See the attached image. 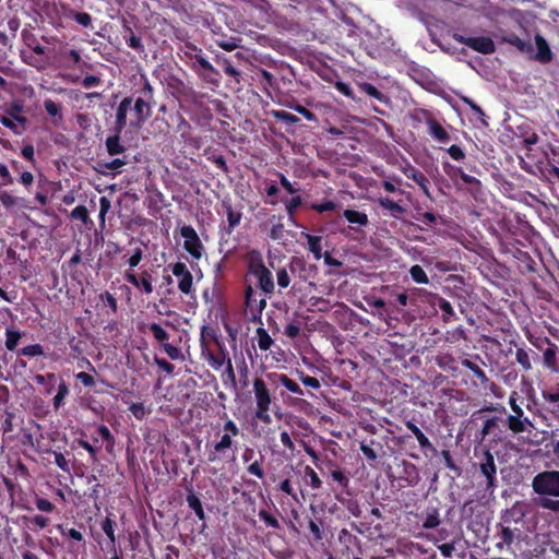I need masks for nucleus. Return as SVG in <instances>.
<instances>
[{
	"label": "nucleus",
	"mask_w": 559,
	"mask_h": 559,
	"mask_svg": "<svg viewBox=\"0 0 559 559\" xmlns=\"http://www.w3.org/2000/svg\"><path fill=\"white\" fill-rule=\"evenodd\" d=\"M532 489L539 497L540 508L559 513V471H544L535 475Z\"/></svg>",
	"instance_id": "nucleus-1"
},
{
	"label": "nucleus",
	"mask_w": 559,
	"mask_h": 559,
	"mask_svg": "<svg viewBox=\"0 0 559 559\" xmlns=\"http://www.w3.org/2000/svg\"><path fill=\"white\" fill-rule=\"evenodd\" d=\"M187 47L193 50L195 53L186 52L187 57L194 60L192 64L193 71L197 73L200 80L211 87H218L222 81V75L217 69H215L211 62L203 56L202 49L193 44H187Z\"/></svg>",
	"instance_id": "nucleus-2"
},
{
	"label": "nucleus",
	"mask_w": 559,
	"mask_h": 559,
	"mask_svg": "<svg viewBox=\"0 0 559 559\" xmlns=\"http://www.w3.org/2000/svg\"><path fill=\"white\" fill-rule=\"evenodd\" d=\"M342 216L348 223L347 235L354 239H361L366 236V230L370 229V221L365 211L357 209H346L343 211Z\"/></svg>",
	"instance_id": "nucleus-3"
},
{
	"label": "nucleus",
	"mask_w": 559,
	"mask_h": 559,
	"mask_svg": "<svg viewBox=\"0 0 559 559\" xmlns=\"http://www.w3.org/2000/svg\"><path fill=\"white\" fill-rule=\"evenodd\" d=\"M253 392L257 403L255 417L264 424L271 423V416L269 414L272 397L265 382L255 378L253 380Z\"/></svg>",
	"instance_id": "nucleus-4"
},
{
	"label": "nucleus",
	"mask_w": 559,
	"mask_h": 559,
	"mask_svg": "<svg viewBox=\"0 0 559 559\" xmlns=\"http://www.w3.org/2000/svg\"><path fill=\"white\" fill-rule=\"evenodd\" d=\"M14 179L3 163H0V202L5 209H12L14 206L26 207V201L23 198L15 197L3 189L5 186L13 185Z\"/></svg>",
	"instance_id": "nucleus-5"
},
{
	"label": "nucleus",
	"mask_w": 559,
	"mask_h": 559,
	"mask_svg": "<svg viewBox=\"0 0 559 559\" xmlns=\"http://www.w3.org/2000/svg\"><path fill=\"white\" fill-rule=\"evenodd\" d=\"M453 38L455 41L463 44L483 55H489L496 50L493 40L487 36L467 37L464 35L454 34Z\"/></svg>",
	"instance_id": "nucleus-6"
},
{
	"label": "nucleus",
	"mask_w": 559,
	"mask_h": 559,
	"mask_svg": "<svg viewBox=\"0 0 559 559\" xmlns=\"http://www.w3.org/2000/svg\"><path fill=\"white\" fill-rule=\"evenodd\" d=\"M443 170L444 173L451 178L454 179L456 177H460L462 181L469 186L471 193L476 197L478 192L481 190V182L479 179H477L474 176H471L466 174L463 167L454 166L449 163H443Z\"/></svg>",
	"instance_id": "nucleus-7"
},
{
	"label": "nucleus",
	"mask_w": 559,
	"mask_h": 559,
	"mask_svg": "<svg viewBox=\"0 0 559 559\" xmlns=\"http://www.w3.org/2000/svg\"><path fill=\"white\" fill-rule=\"evenodd\" d=\"M428 126V133L439 143H448L450 141L449 132L433 118L432 114L427 109H420L417 112Z\"/></svg>",
	"instance_id": "nucleus-8"
},
{
	"label": "nucleus",
	"mask_w": 559,
	"mask_h": 559,
	"mask_svg": "<svg viewBox=\"0 0 559 559\" xmlns=\"http://www.w3.org/2000/svg\"><path fill=\"white\" fill-rule=\"evenodd\" d=\"M155 102L138 97L134 102L133 111L135 119L130 122L133 128H140L152 116V107Z\"/></svg>",
	"instance_id": "nucleus-9"
},
{
	"label": "nucleus",
	"mask_w": 559,
	"mask_h": 559,
	"mask_svg": "<svg viewBox=\"0 0 559 559\" xmlns=\"http://www.w3.org/2000/svg\"><path fill=\"white\" fill-rule=\"evenodd\" d=\"M132 97H124L118 105L115 116V124L112 127V132L122 133L124 128L127 127V115L131 109Z\"/></svg>",
	"instance_id": "nucleus-10"
},
{
	"label": "nucleus",
	"mask_w": 559,
	"mask_h": 559,
	"mask_svg": "<svg viewBox=\"0 0 559 559\" xmlns=\"http://www.w3.org/2000/svg\"><path fill=\"white\" fill-rule=\"evenodd\" d=\"M173 274L179 278L178 287L183 294H190L192 289V275L186 264L177 262L173 266Z\"/></svg>",
	"instance_id": "nucleus-11"
},
{
	"label": "nucleus",
	"mask_w": 559,
	"mask_h": 559,
	"mask_svg": "<svg viewBox=\"0 0 559 559\" xmlns=\"http://www.w3.org/2000/svg\"><path fill=\"white\" fill-rule=\"evenodd\" d=\"M480 471L487 478V488H492L495 486L497 468L493 455L489 451L484 453V461L480 463Z\"/></svg>",
	"instance_id": "nucleus-12"
},
{
	"label": "nucleus",
	"mask_w": 559,
	"mask_h": 559,
	"mask_svg": "<svg viewBox=\"0 0 559 559\" xmlns=\"http://www.w3.org/2000/svg\"><path fill=\"white\" fill-rule=\"evenodd\" d=\"M222 207L226 213L228 223V226L225 229L228 234H230L235 229V227H237L240 224L242 213L240 211L235 210L230 202L228 201H223Z\"/></svg>",
	"instance_id": "nucleus-13"
},
{
	"label": "nucleus",
	"mask_w": 559,
	"mask_h": 559,
	"mask_svg": "<svg viewBox=\"0 0 559 559\" xmlns=\"http://www.w3.org/2000/svg\"><path fill=\"white\" fill-rule=\"evenodd\" d=\"M106 151L110 156L123 154L127 147L121 142V133L112 132L105 141Z\"/></svg>",
	"instance_id": "nucleus-14"
},
{
	"label": "nucleus",
	"mask_w": 559,
	"mask_h": 559,
	"mask_svg": "<svg viewBox=\"0 0 559 559\" xmlns=\"http://www.w3.org/2000/svg\"><path fill=\"white\" fill-rule=\"evenodd\" d=\"M535 43L537 47L536 60L542 63H548L552 59V52L546 39L542 35H536Z\"/></svg>",
	"instance_id": "nucleus-15"
},
{
	"label": "nucleus",
	"mask_w": 559,
	"mask_h": 559,
	"mask_svg": "<svg viewBox=\"0 0 559 559\" xmlns=\"http://www.w3.org/2000/svg\"><path fill=\"white\" fill-rule=\"evenodd\" d=\"M507 425L508 428L514 433H521L526 430V426L531 425V421L527 417L513 414L508 416Z\"/></svg>",
	"instance_id": "nucleus-16"
},
{
	"label": "nucleus",
	"mask_w": 559,
	"mask_h": 559,
	"mask_svg": "<svg viewBox=\"0 0 559 559\" xmlns=\"http://www.w3.org/2000/svg\"><path fill=\"white\" fill-rule=\"evenodd\" d=\"M166 83L174 95H188L189 87L179 76L170 74L166 79Z\"/></svg>",
	"instance_id": "nucleus-17"
},
{
	"label": "nucleus",
	"mask_w": 559,
	"mask_h": 559,
	"mask_svg": "<svg viewBox=\"0 0 559 559\" xmlns=\"http://www.w3.org/2000/svg\"><path fill=\"white\" fill-rule=\"evenodd\" d=\"M404 174L408 179H412L414 182H416L424 191L428 190L429 180L423 171L415 167H411L406 169Z\"/></svg>",
	"instance_id": "nucleus-18"
},
{
	"label": "nucleus",
	"mask_w": 559,
	"mask_h": 559,
	"mask_svg": "<svg viewBox=\"0 0 559 559\" xmlns=\"http://www.w3.org/2000/svg\"><path fill=\"white\" fill-rule=\"evenodd\" d=\"M0 123L10 129L16 135L24 133L27 126V123L17 122L12 117L7 115H0Z\"/></svg>",
	"instance_id": "nucleus-19"
},
{
	"label": "nucleus",
	"mask_w": 559,
	"mask_h": 559,
	"mask_svg": "<svg viewBox=\"0 0 559 559\" xmlns=\"http://www.w3.org/2000/svg\"><path fill=\"white\" fill-rule=\"evenodd\" d=\"M248 265L252 274L263 272V270L266 269L263 264L261 253L257 250H252L248 253Z\"/></svg>",
	"instance_id": "nucleus-20"
},
{
	"label": "nucleus",
	"mask_w": 559,
	"mask_h": 559,
	"mask_svg": "<svg viewBox=\"0 0 559 559\" xmlns=\"http://www.w3.org/2000/svg\"><path fill=\"white\" fill-rule=\"evenodd\" d=\"M253 275L258 278L259 286L263 292L272 293L274 290L272 274L267 269L263 270V272L254 273Z\"/></svg>",
	"instance_id": "nucleus-21"
},
{
	"label": "nucleus",
	"mask_w": 559,
	"mask_h": 559,
	"mask_svg": "<svg viewBox=\"0 0 559 559\" xmlns=\"http://www.w3.org/2000/svg\"><path fill=\"white\" fill-rule=\"evenodd\" d=\"M24 106L20 102H12L5 108V115L12 117L15 121L27 123V118L23 116Z\"/></svg>",
	"instance_id": "nucleus-22"
},
{
	"label": "nucleus",
	"mask_w": 559,
	"mask_h": 559,
	"mask_svg": "<svg viewBox=\"0 0 559 559\" xmlns=\"http://www.w3.org/2000/svg\"><path fill=\"white\" fill-rule=\"evenodd\" d=\"M359 87L368 96L376 98L380 103H382V104H389L390 103V98L385 94H383L381 91H379L371 83L365 82V83L360 84Z\"/></svg>",
	"instance_id": "nucleus-23"
},
{
	"label": "nucleus",
	"mask_w": 559,
	"mask_h": 559,
	"mask_svg": "<svg viewBox=\"0 0 559 559\" xmlns=\"http://www.w3.org/2000/svg\"><path fill=\"white\" fill-rule=\"evenodd\" d=\"M179 234L182 238H185L183 245H201V240L192 226H181L179 228Z\"/></svg>",
	"instance_id": "nucleus-24"
},
{
	"label": "nucleus",
	"mask_w": 559,
	"mask_h": 559,
	"mask_svg": "<svg viewBox=\"0 0 559 559\" xmlns=\"http://www.w3.org/2000/svg\"><path fill=\"white\" fill-rule=\"evenodd\" d=\"M378 203L381 209L388 210L394 216L401 215L405 212V209L402 205L390 198H380Z\"/></svg>",
	"instance_id": "nucleus-25"
},
{
	"label": "nucleus",
	"mask_w": 559,
	"mask_h": 559,
	"mask_svg": "<svg viewBox=\"0 0 559 559\" xmlns=\"http://www.w3.org/2000/svg\"><path fill=\"white\" fill-rule=\"evenodd\" d=\"M123 28H124V31H126L127 33H129V34H130V36H129L128 38H127V37H124V38H126V43H127V45H128L130 48H132V49L136 50V51H138V52H140V53L144 52L145 48H144V45L142 44L141 38H140L139 36H136V35L133 33L132 28H131L129 25H127L126 23H124V25H123Z\"/></svg>",
	"instance_id": "nucleus-26"
},
{
	"label": "nucleus",
	"mask_w": 559,
	"mask_h": 559,
	"mask_svg": "<svg viewBox=\"0 0 559 559\" xmlns=\"http://www.w3.org/2000/svg\"><path fill=\"white\" fill-rule=\"evenodd\" d=\"M44 108L50 117L55 118V124L62 121L63 116L61 114V106L59 104L55 103L52 99H46L44 102Z\"/></svg>",
	"instance_id": "nucleus-27"
},
{
	"label": "nucleus",
	"mask_w": 559,
	"mask_h": 559,
	"mask_svg": "<svg viewBox=\"0 0 559 559\" xmlns=\"http://www.w3.org/2000/svg\"><path fill=\"white\" fill-rule=\"evenodd\" d=\"M140 81L142 86L136 91L140 94L139 97L154 102V87L147 76L145 74H140Z\"/></svg>",
	"instance_id": "nucleus-28"
},
{
	"label": "nucleus",
	"mask_w": 559,
	"mask_h": 559,
	"mask_svg": "<svg viewBox=\"0 0 559 559\" xmlns=\"http://www.w3.org/2000/svg\"><path fill=\"white\" fill-rule=\"evenodd\" d=\"M406 427L414 433L421 448L431 447V443L428 440V438L420 431V429L415 424H413L412 421H407Z\"/></svg>",
	"instance_id": "nucleus-29"
},
{
	"label": "nucleus",
	"mask_w": 559,
	"mask_h": 559,
	"mask_svg": "<svg viewBox=\"0 0 559 559\" xmlns=\"http://www.w3.org/2000/svg\"><path fill=\"white\" fill-rule=\"evenodd\" d=\"M309 209L321 214V213H325V212L335 211L337 209V204L332 200H324L320 203H311L309 205Z\"/></svg>",
	"instance_id": "nucleus-30"
},
{
	"label": "nucleus",
	"mask_w": 559,
	"mask_h": 559,
	"mask_svg": "<svg viewBox=\"0 0 559 559\" xmlns=\"http://www.w3.org/2000/svg\"><path fill=\"white\" fill-rule=\"evenodd\" d=\"M257 334H258V344H259V347L262 349V350H267L270 349V347L272 346L273 344V340L271 338V336L269 335V333L262 329V328H259L257 330Z\"/></svg>",
	"instance_id": "nucleus-31"
},
{
	"label": "nucleus",
	"mask_w": 559,
	"mask_h": 559,
	"mask_svg": "<svg viewBox=\"0 0 559 559\" xmlns=\"http://www.w3.org/2000/svg\"><path fill=\"white\" fill-rule=\"evenodd\" d=\"M506 41L516 47L520 51L524 52L531 49V43L528 40H524L519 36L512 34L506 38Z\"/></svg>",
	"instance_id": "nucleus-32"
},
{
	"label": "nucleus",
	"mask_w": 559,
	"mask_h": 559,
	"mask_svg": "<svg viewBox=\"0 0 559 559\" xmlns=\"http://www.w3.org/2000/svg\"><path fill=\"white\" fill-rule=\"evenodd\" d=\"M462 365L468 368L481 383H486L488 381L486 373L475 362L464 359Z\"/></svg>",
	"instance_id": "nucleus-33"
},
{
	"label": "nucleus",
	"mask_w": 559,
	"mask_h": 559,
	"mask_svg": "<svg viewBox=\"0 0 559 559\" xmlns=\"http://www.w3.org/2000/svg\"><path fill=\"white\" fill-rule=\"evenodd\" d=\"M70 217L74 221H80L84 225L88 222V211L84 205H79L74 207L70 214Z\"/></svg>",
	"instance_id": "nucleus-34"
},
{
	"label": "nucleus",
	"mask_w": 559,
	"mask_h": 559,
	"mask_svg": "<svg viewBox=\"0 0 559 559\" xmlns=\"http://www.w3.org/2000/svg\"><path fill=\"white\" fill-rule=\"evenodd\" d=\"M412 278L418 284H427L429 282L425 271L419 265H414L409 271Z\"/></svg>",
	"instance_id": "nucleus-35"
},
{
	"label": "nucleus",
	"mask_w": 559,
	"mask_h": 559,
	"mask_svg": "<svg viewBox=\"0 0 559 559\" xmlns=\"http://www.w3.org/2000/svg\"><path fill=\"white\" fill-rule=\"evenodd\" d=\"M290 108L298 112L299 115H301L305 119H307L308 121L310 122H318V118L317 116L311 111L309 110L308 108H306L305 106L300 105V104H295V105H292Z\"/></svg>",
	"instance_id": "nucleus-36"
},
{
	"label": "nucleus",
	"mask_w": 559,
	"mask_h": 559,
	"mask_svg": "<svg viewBox=\"0 0 559 559\" xmlns=\"http://www.w3.org/2000/svg\"><path fill=\"white\" fill-rule=\"evenodd\" d=\"M274 116L287 124H297L300 122V119L297 116L285 110L275 111Z\"/></svg>",
	"instance_id": "nucleus-37"
},
{
	"label": "nucleus",
	"mask_w": 559,
	"mask_h": 559,
	"mask_svg": "<svg viewBox=\"0 0 559 559\" xmlns=\"http://www.w3.org/2000/svg\"><path fill=\"white\" fill-rule=\"evenodd\" d=\"M515 359L525 370H530L532 368L530 355L525 349L518 348Z\"/></svg>",
	"instance_id": "nucleus-38"
},
{
	"label": "nucleus",
	"mask_w": 559,
	"mask_h": 559,
	"mask_svg": "<svg viewBox=\"0 0 559 559\" xmlns=\"http://www.w3.org/2000/svg\"><path fill=\"white\" fill-rule=\"evenodd\" d=\"M280 382L290 392L293 393H296V394H302V390L300 389V386L295 382L293 381L292 379H289L287 376L285 374H281L280 376Z\"/></svg>",
	"instance_id": "nucleus-39"
},
{
	"label": "nucleus",
	"mask_w": 559,
	"mask_h": 559,
	"mask_svg": "<svg viewBox=\"0 0 559 559\" xmlns=\"http://www.w3.org/2000/svg\"><path fill=\"white\" fill-rule=\"evenodd\" d=\"M187 500H188L189 507L194 510L198 518L200 520H203L204 512H203V508H202V504H201V501L199 500V498L195 497L194 495H191V496H188Z\"/></svg>",
	"instance_id": "nucleus-40"
},
{
	"label": "nucleus",
	"mask_w": 559,
	"mask_h": 559,
	"mask_svg": "<svg viewBox=\"0 0 559 559\" xmlns=\"http://www.w3.org/2000/svg\"><path fill=\"white\" fill-rule=\"evenodd\" d=\"M163 347H164V350L166 352V354L173 360H183L185 357H183V354L180 348H178L171 344H168V343H165L163 345Z\"/></svg>",
	"instance_id": "nucleus-41"
},
{
	"label": "nucleus",
	"mask_w": 559,
	"mask_h": 559,
	"mask_svg": "<svg viewBox=\"0 0 559 559\" xmlns=\"http://www.w3.org/2000/svg\"><path fill=\"white\" fill-rule=\"evenodd\" d=\"M21 338V335L16 331L8 330L7 331V340H5V346L9 350L15 349L19 340Z\"/></svg>",
	"instance_id": "nucleus-42"
},
{
	"label": "nucleus",
	"mask_w": 559,
	"mask_h": 559,
	"mask_svg": "<svg viewBox=\"0 0 559 559\" xmlns=\"http://www.w3.org/2000/svg\"><path fill=\"white\" fill-rule=\"evenodd\" d=\"M150 330L153 333L155 340L158 342L166 341L169 337L168 333L157 323H152L150 325Z\"/></svg>",
	"instance_id": "nucleus-43"
},
{
	"label": "nucleus",
	"mask_w": 559,
	"mask_h": 559,
	"mask_svg": "<svg viewBox=\"0 0 559 559\" xmlns=\"http://www.w3.org/2000/svg\"><path fill=\"white\" fill-rule=\"evenodd\" d=\"M111 203L107 197H100L99 199V221L100 224H105V216L109 212Z\"/></svg>",
	"instance_id": "nucleus-44"
},
{
	"label": "nucleus",
	"mask_w": 559,
	"mask_h": 559,
	"mask_svg": "<svg viewBox=\"0 0 559 559\" xmlns=\"http://www.w3.org/2000/svg\"><path fill=\"white\" fill-rule=\"evenodd\" d=\"M302 204V199L300 195H295L292 199L285 201V207L289 215H294L296 210Z\"/></svg>",
	"instance_id": "nucleus-45"
},
{
	"label": "nucleus",
	"mask_w": 559,
	"mask_h": 559,
	"mask_svg": "<svg viewBox=\"0 0 559 559\" xmlns=\"http://www.w3.org/2000/svg\"><path fill=\"white\" fill-rule=\"evenodd\" d=\"M439 524H440L439 514L437 511H433L432 513H429L426 516V519L423 523V527L430 530V528L437 527Z\"/></svg>",
	"instance_id": "nucleus-46"
},
{
	"label": "nucleus",
	"mask_w": 559,
	"mask_h": 559,
	"mask_svg": "<svg viewBox=\"0 0 559 559\" xmlns=\"http://www.w3.org/2000/svg\"><path fill=\"white\" fill-rule=\"evenodd\" d=\"M448 154L450 155V157L453 159V160H456V162H460V160H463L465 158V152L462 150V147H460L459 145L456 144H453L451 145L448 150H447Z\"/></svg>",
	"instance_id": "nucleus-47"
},
{
	"label": "nucleus",
	"mask_w": 559,
	"mask_h": 559,
	"mask_svg": "<svg viewBox=\"0 0 559 559\" xmlns=\"http://www.w3.org/2000/svg\"><path fill=\"white\" fill-rule=\"evenodd\" d=\"M73 20L84 27L92 26V16L86 12H76L73 14Z\"/></svg>",
	"instance_id": "nucleus-48"
},
{
	"label": "nucleus",
	"mask_w": 559,
	"mask_h": 559,
	"mask_svg": "<svg viewBox=\"0 0 559 559\" xmlns=\"http://www.w3.org/2000/svg\"><path fill=\"white\" fill-rule=\"evenodd\" d=\"M102 528L105 532V534L108 536L110 542L115 544L116 537L114 532V521L109 518H106L104 522L102 523Z\"/></svg>",
	"instance_id": "nucleus-49"
},
{
	"label": "nucleus",
	"mask_w": 559,
	"mask_h": 559,
	"mask_svg": "<svg viewBox=\"0 0 559 559\" xmlns=\"http://www.w3.org/2000/svg\"><path fill=\"white\" fill-rule=\"evenodd\" d=\"M68 393H69V391H68V386L66 385V383L64 382L60 383L59 388H58V393L53 397V406H55V408H59L60 407L63 399L66 397V395Z\"/></svg>",
	"instance_id": "nucleus-50"
},
{
	"label": "nucleus",
	"mask_w": 559,
	"mask_h": 559,
	"mask_svg": "<svg viewBox=\"0 0 559 559\" xmlns=\"http://www.w3.org/2000/svg\"><path fill=\"white\" fill-rule=\"evenodd\" d=\"M556 347L555 346H551V347H548L545 352H544V361H545V365L552 368L555 367L556 365Z\"/></svg>",
	"instance_id": "nucleus-51"
},
{
	"label": "nucleus",
	"mask_w": 559,
	"mask_h": 559,
	"mask_svg": "<svg viewBox=\"0 0 559 559\" xmlns=\"http://www.w3.org/2000/svg\"><path fill=\"white\" fill-rule=\"evenodd\" d=\"M500 538H501V542L498 543L499 547H501L503 544L510 545V544H512V542L514 539V532L509 527H503L501 531V534H500Z\"/></svg>",
	"instance_id": "nucleus-52"
},
{
	"label": "nucleus",
	"mask_w": 559,
	"mask_h": 559,
	"mask_svg": "<svg viewBox=\"0 0 559 559\" xmlns=\"http://www.w3.org/2000/svg\"><path fill=\"white\" fill-rule=\"evenodd\" d=\"M259 516H260V518H261V519H262V520H263V521H264L269 526H271V527H273V528H280V523H278V521H277L274 516L270 515L266 511L261 510V511L259 512Z\"/></svg>",
	"instance_id": "nucleus-53"
},
{
	"label": "nucleus",
	"mask_w": 559,
	"mask_h": 559,
	"mask_svg": "<svg viewBox=\"0 0 559 559\" xmlns=\"http://www.w3.org/2000/svg\"><path fill=\"white\" fill-rule=\"evenodd\" d=\"M210 160H212L215 166L221 169L222 171L224 173H227L228 171V167H227V163H226V159L223 155H213L212 157L209 158Z\"/></svg>",
	"instance_id": "nucleus-54"
},
{
	"label": "nucleus",
	"mask_w": 559,
	"mask_h": 559,
	"mask_svg": "<svg viewBox=\"0 0 559 559\" xmlns=\"http://www.w3.org/2000/svg\"><path fill=\"white\" fill-rule=\"evenodd\" d=\"M100 82H102L100 78H98L96 75H93V74H90V75H86V76L83 78L82 85L85 88H91L93 86L99 85Z\"/></svg>",
	"instance_id": "nucleus-55"
},
{
	"label": "nucleus",
	"mask_w": 559,
	"mask_h": 559,
	"mask_svg": "<svg viewBox=\"0 0 559 559\" xmlns=\"http://www.w3.org/2000/svg\"><path fill=\"white\" fill-rule=\"evenodd\" d=\"M280 183L281 186L289 193V194H296L297 189L293 187L290 181L286 178V176L282 173H278Z\"/></svg>",
	"instance_id": "nucleus-56"
},
{
	"label": "nucleus",
	"mask_w": 559,
	"mask_h": 559,
	"mask_svg": "<svg viewBox=\"0 0 559 559\" xmlns=\"http://www.w3.org/2000/svg\"><path fill=\"white\" fill-rule=\"evenodd\" d=\"M497 426H498V419L496 417L487 419L481 429V437L485 438Z\"/></svg>",
	"instance_id": "nucleus-57"
},
{
	"label": "nucleus",
	"mask_w": 559,
	"mask_h": 559,
	"mask_svg": "<svg viewBox=\"0 0 559 559\" xmlns=\"http://www.w3.org/2000/svg\"><path fill=\"white\" fill-rule=\"evenodd\" d=\"M140 285H142V287L146 294H151L153 292V286L151 283V275L146 271L142 273V278H141Z\"/></svg>",
	"instance_id": "nucleus-58"
},
{
	"label": "nucleus",
	"mask_w": 559,
	"mask_h": 559,
	"mask_svg": "<svg viewBox=\"0 0 559 559\" xmlns=\"http://www.w3.org/2000/svg\"><path fill=\"white\" fill-rule=\"evenodd\" d=\"M127 163L128 162H127L126 157H122V158H115L111 162L106 163L104 166L109 170H117V169L123 167L124 165H127Z\"/></svg>",
	"instance_id": "nucleus-59"
},
{
	"label": "nucleus",
	"mask_w": 559,
	"mask_h": 559,
	"mask_svg": "<svg viewBox=\"0 0 559 559\" xmlns=\"http://www.w3.org/2000/svg\"><path fill=\"white\" fill-rule=\"evenodd\" d=\"M36 507L38 510L44 511V512H51L55 508L50 501H48L47 499H44V498H38L36 500Z\"/></svg>",
	"instance_id": "nucleus-60"
},
{
	"label": "nucleus",
	"mask_w": 559,
	"mask_h": 559,
	"mask_svg": "<svg viewBox=\"0 0 559 559\" xmlns=\"http://www.w3.org/2000/svg\"><path fill=\"white\" fill-rule=\"evenodd\" d=\"M231 445V439L228 435H224L219 442H217L214 447L216 452H222L225 449H228Z\"/></svg>",
	"instance_id": "nucleus-61"
},
{
	"label": "nucleus",
	"mask_w": 559,
	"mask_h": 559,
	"mask_svg": "<svg viewBox=\"0 0 559 559\" xmlns=\"http://www.w3.org/2000/svg\"><path fill=\"white\" fill-rule=\"evenodd\" d=\"M154 361L155 364L160 368L163 369L165 372H167L168 374L173 373L174 371V365H171L170 362H168L167 360L163 359V358H158V357H155L154 358Z\"/></svg>",
	"instance_id": "nucleus-62"
},
{
	"label": "nucleus",
	"mask_w": 559,
	"mask_h": 559,
	"mask_svg": "<svg viewBox=\"0 0 559 559\" xmlns=\"http://www.w3.org/2000/svg\"><path fill=\"white\" fill-rule=\"evenodd\" d=\"M22 354L25 356H37L43 354L40 345H29L23 348Z\"/></svg>",
	"instance_id": "nucleus-63"
},
{
	"label": "nucleus",
	"mask_w": 559,
	"mask_h": 559,
	"mask_svg": "<svg viewBox=\"0 0 559 559\" xmlns=\"http://www.w3.org/2000/svg\"><path fill=\"white\" fill-rule=\"evenodd\" d=\"M19 181L23 186H25V188H28L34 182V175L31 171L25 170V171L21 173Z\"/></svg>",
	"instance_id": "nucleus-64"
}]
</instances>
